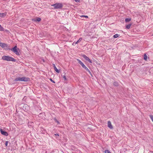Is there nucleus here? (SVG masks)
Masks as SVG:
<instances>
[{"instance_id":"nucleus-1","label":"nucleus","mask_w":153,"mask_h":153,"mask_svg":"<svg viewBox=\"0 0 153 153\" xmlns=\"http://www.w3.org/2000/svg\"><path fill=\"white\" fill-rule=\"evenodd\" d=\"M30 81V78L29 77L23 76L22 77H17L14 80V81L28 82Z\"/></svg>"},{"instance_id":"nucleus-2","label":"nucleus","mask_w":153,"mask_h":153,"mask_svg":"<svg viewBox=\"0 0 153 153\" xmlns=\"http://www.w3.org/2000/svg\"><path fill=\"white\" fill-rule=\"evenodd\" d=\"M2 59L7 61L16 62V60L13 58L9 56H2Z\"/></svg>"},{"instance_id":"nucleus-3","label":"nucleus","mask_w":153,"mask_h":153,"mask_svg":"<svg viewBox=\"0 0 153 153\" xmlns=\"http://www.w3.org/2000/svg\"><path fill=\"white\" fill-rule=\"evenodd\" d=\"M77 60L78 61V63L82 66V68L85 70L89 73L90 74L92 75L90 71L88 69V68L84 64V63L81 61L79 59H77Z\"/></svg>"},{"instance_id":"nucleus-4","label":"nucleus","mask_w":153,"mask_h":153,"mask_svg":"<svg viewBox=\"0 0 153 153\" xmlns=\"http://www.w3.org/2000/svg\"><path fill=\"white\" fill-rule=\"evenodd\" d=\"M51 6L53 7L55 9H61L63 7L62 4L61 3H56L51 5Z\"/></svg>"},{"instance_id":"nucleus-5","label":"nucleus","mask_w":153,"mask_h":153,"mask_svg":"<svg viewBox=\"0 0 153 153\" xmlns=\"http://www.w3.org/2000/svg\"><path fill=\"white\" fill-rule=\"evenodd\" d=\"M10 50H11L17 55H20L19 52L18 51V50H19V49L17 48L16 46H15L13 48L10 49Z\"/></svg>"},{"instance_id":"nucleus-6","label":"nucleus","mask_w":153,"mask_h":153,"mask_svg":"<svg viewBox=\"0 0 153 153\" xmlns=\"http://www.w3.org/2000/svg\"><path fill=\"white\" fill-rule=\"evenodd\" d=\"M0 46L3 48H4L5 50H9L10 48H9V46L7 44L0 42Z\"/></svg>"},{"instance_id":"nucleus-7","label":"nucleus","mask_w":153,"mask_h":153,"mask_svg":"<svg viewBox=\"0 0 153 153\" xmlns=\"http://www.w3.org/2000/svg\"><path fill=\"white\" fill-rule=\"evenodd\" d=\"M82 57L84 58L86 61H88L90 63H92V61L85 54L82 55Z\"/></svg>"},{"instance_id":"nucleus-8","label":"nucleus","mask_w":153,"mask_h":153,"mask_svg":"<svg viewBox=\"0 0 153 153\" xmlns=\"http://www.w3.org/2000/svg\"><path fill=\"white\" fill-rule=\"evenodd\" d=\"M23 109L25 111H27L29 110V107L27 105L25 104L23 106Z\"/></svg>"},{"instance_id":"nucleus-9","label":"nucleus","mask_w":153,"mask_h":153,"mask_svg":"<svg viewBox=\"0 0 153 153\" xmlns=\"http://www.w3.org/2000/svg\"><path fill=\"white\" fill-rule=\"evenodd\" d=\"M1 134L4 136H7L8 134L7 131H3L2 129H1L0 130Z\"/></svg>"},{"instance_id":"nucleus-10","label":"nucleus","mask_w":153,"mask_h":153,"mask_svg":"<svg viewBox=\"0 0 153 153\" xmlns=\"http://www.w3.org/2000/svg\"><path fill=\"white\" fill-rule=\"evenodd\" d=\"M108 127L111 129L113 128V127L111 124V123L110 121H108Z\"/></svg>"},{"instance_id":"nucleus-11","label":"nucleus","mask_w":153,"mask_h":153,"mask_svg":"<svg viewBox=\"0 0 153 153\" xmlns=\"http://www.w3.org/2000/svg\"><path fill=\"white\" fill-rule=\"evenodd\" d=\"M52 65L54 68V69L58 73H59V71L57 68L55 64H53Z\"/></svg>"},{"instance_id":"nucleus-12","label":"nucleus","mask_w":153,"mask_h":153,"mask_svg":"<svg viewBox=\"0 0 153 153\" xmlns=\"http://www.w3.org/2000/svg\"><path fill=\"white\" fill-rule=\"evenodd\" d=\"M34 20V21L35 22H40L41 20V19L39 17H37Z\"/></svg>"},{"instance_id":"nucleus-13","label":"nucleus","mask_w":153,"mask_h":153,"mask_svg":"<svg viewBox=\"0 0 153 153\" xmlns=\"http://www.w3.org/2000/svg\"><path fill=\"white\" fill-rule=\"evenodd\" d=\"M6 16V14L4 13H0V17H3Z\"/></svg>"},{"instance_id":"nucleus-14","label":"nucleus","mask_w":153,"mask_h":153,"mask_svg":"<svg viewBox=\"0 0 153 153\" xmlns=\"http://www.w3.org/2000/svg\"><path fill=\"white\" fill-rule=\"evenodd\" d=\"M144 59L145 61H147V56L146 53H144Z\"/></svg>"},{"instance_id":"nucleus-15","label":"nucleus","mask_w":153,"mask_h":153,"mask_svg":"<svg viewBox=\"0 0 153 153\" xmlns=\"http://www.w3.org/2000/svg\"><path fill=\"white\" fill-rule=\"evenodd\" d=\"M131 24H128V25H126V28L128 29H129L131 26Z\"/></svg>"},{"instance_id":"nucleus-16","label":"nucleus","mask_w":153,"mask_h":153,"mask_svg":"<svg viewBox=\"0 0 153 153\" xmlns=\"http://www.w3.org/2000/svg\"><path fill=\"white\" fill-rule=\"evenodd\" d=\"M114 85L116 86H117L118 85V83L117 82H114L113 83Z\"/></svg>"},{"instance_id":"nucleus-17","label":"nucleus","mask_w":153,"mask_h":153,"mask_svg":"<svg viewBox=\"0 0 153 153\" xmlns=\"http://www.w3.org/2000/svg\"><path fill=\"white\" fill-rule=\"evenodd\" d=\"M82 40V38H80L79 39H78V40L75 43H78L79 42H80Z\"/></svg>"},{"instance_id":"nucleus-18","label":"nucleus","mask_w":153,"mask_h":153,"mask_svg":"<svg viewBox=\"0 0 153 153\" xmlns=\"http://www.w3.org/2000/svg\"><path fill=\"white\" fill-rule=\"evenodd\" d=\"M120 36V35L118 34H116L113 36V37L114 38H117Z\"/></svg>"},{"instance_id":"nucleus-19","label":"nucleus","mask_w":153,"mask_h":153,"mask_svg":"<svg viewBox=\"0 0 153 153\" xmlns=\"http://www.w3.org/2000/svg\"><path fill=\"white\" fill-rule=\"evenodd\" d=\"M131 20V18H126L125 19V22H129Z\"/></svg>"},{"instance_id":"nucleus-20","label":"nucleus","mask_w":153,"mask_h":153,"mask_svg":"<svg viewBox=\"0 0 153 153\" xmlns=\"http://www.w3.org/2000/svg\"><path fill=\"white\" fill-rule=\"evenodd\" d=\"M53 120L55 122H56L58 124H60V122L57 120L56 119V118H53Z\"/></svg>"},{"instance_id":"nucleus-21","label":"nucleus","mask_w":153,"mask_h":153,"mask_svg":"<svg viewBox=\"0 0 153 153\" xmlns=\"http://www.w3.org/2000/svg\"><path fill=\"white\" fill-rule=\"evenodd\" d=\"M4 28L1 26L0 25V31H4Z\"/></svg>"},{"instance_id":"nucleus-22","label":"nucleus","mask_w":153,"mask_h":153,"mask_svg":"<svg viewBox=\"0 0 153 153\" xmlns=\"http://www.w3.org/2000/svg\"><path fill=\"white\" fill-rule=\"evenodd\" d=\"M149 117L151 120H152V121L153 122V115H149Z\"/></svg>"},{"instance_id":"nucleus-23","label":"nucleus","mask_w":153,"mask_h":153,"mask_svg":"<svg viewBox=\"0 0 153 153\" xmlns=\"http://www.w3.org/2000/svg\"><path fill=\"white\" fill-rule=\"evenodd\" d=\"M81 17H85L86 18H88V16H87L82 15L80 16Z\"/></svg>"},{"instance_id":"nucleus-24","label":"nucleus","mask_w":153,"mask_h":153,"mask_svg":"<svg viewBox=\"0 0 153 153\" xmlns=\"http://www.w3.org/2000/svg\"><path fill=\"white\" fill-rule=\"evenodd\" d=\"M105 153H110V152L108 150H105Z\"/></svg>"},{"instance_id":"nucleus-25","label":"nucleus","mask_w":153,"mask_h":153,"mask_svg":"<svg viewBox=\"0 0 153 153\" xmlns=\"http://www.w3.org/2000/svg\"><path fill=\"white\" fill-rule=\"evenodd\" d=\"M63 79H64L65 80H67V79L66 76H65V75L63 76Z\"/></svg>"},{"instance_id":"nucleus-26","label":"nucleus","mask_w":153,"mask_h":153,"mask_svg":"<svg viewBox=\"0 0 153 153\" xmlns=\"http://www.w3.org/2000/svg\"><path fill=\"white\" fill-rule=\"evenodd\" d=\"M8 143V141H6L5 143V145L6 146H7Z\"/></svg>"},{"instance_id":"nucleus-27","label":"nucleus","mask_w":153,"mask_h":153,"mask_svg":"<svg viewBox=\"0 0 153 153\" xmlns=\"http://www.w3.org/2000/svg\"><path fill=\"white\" fill-rule=\"evenodd\" d=\"M76 43V42H74L72 43V45H74V46H75V45H76V44H77V43Z\"/></svg>"},{"instance_id":"nucleus-28","label":"nucleus","mask_w":153,"mask_h":153,"mask_svg":"<svg viewBox=\"0 0 153 153\" xmlns=\"http://www.w3.org/2000/svg\"><path fill=\"white\" fill-rule=\"evenodd\" d=\"M50 80L52 82H53V83H55V82L53 80L51 79H50Z\"/></svg>"},{"instance_id":"nucleus-29","label":"nucleus","mask_w":153,"mask_h":153,"mask_svg":"<svg viewBox=\"0 0 153 153\" xmlns=\"http://www.w3.org/2000/svg\"><path fill=\"white\" fill-rule=\"evenodd\" d=\"M4 30L5 32H6L7 33H10L9 30Z\"/></svg>"},{"instance_id":"nucleus-30","label":"nucleus","mask_w":153,"mask_h":153,"mask_svg":"<svg viewBox=\"0 0 153 153\" xmlns=\"http://www.w3.org/2000/svg\"><path fill=\"white\" fill-rule=\"evenodd\" d=\"M74 1L76 2H80V0H74Z\"/></svg>"},{"instance_id":"nucleus-31","label":"nucleus","mask_w":153,"mask_h":153,"mask_svg":"<svg viewBox=\"0 0 153 153\" xmlns=\"http://www.w3.org/2000/svg\"><path fill=\"white\" fill-rule=\"evenodd\" d=\"M55 136H59V135L58 134H54Z\"/></svg>"},{"instance_id":"nucleus-32","label":"nucleus","mask_w":153,"mask_h":153,"mask_svg":"<svg viewBox=\"0 0 153 153\" xmlns=\"http://www.w3.org/2000/svg\"><path fill=\"white\" fill-rule=\"evenodd\" d=\"M25 100V97L23 99V100Z\"/></svg>"},{"instance_id":"nucleus-33","label":"nucleus","mask_w":153,"mask_h":153,"mask_svg":"<svg viewBox=\"0 0 153 153\" xmlns=\"http://www.w3.org/2000/svg\"><path fill=\"white\" fill-rule=\"evenodd\" d=\"M152 141H153V138L152 139Z\"/></svg>"}]
</instances>
